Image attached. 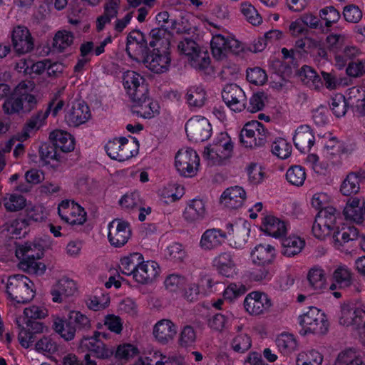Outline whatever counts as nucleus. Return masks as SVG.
I'll return each instance as SVG.
<instances>
[{
    "mask_svg": "<svg viewBox=\"0 0 365 365\" xmlns=\"http://www.w3.org/2000/svg\"><path fill=\"white\" fill-rule=\"evenodd\" d=\"M123 83L133 105V112L145 118L158 113L159 106L148 97V88L145 78L133 71L123 73Z\"/></svg>",
    "mask_w": 365,
    "mask_h": 365,
    "instance_id": "1",
    "label": "nucleus"
},
{
    "mask_svg": "<svg viewBox=\"0 0 365 365\" xmlns=\"http://www.w3.org/2000/svg\"><path fill=\"white\" fill-rule=\"evenodd\" d=\"M1 282L5 284L6 292L9 297L19 304H26L34 297L33 282L23 274L9 276L6 280L3 278Z\"/></svg>",
    "mask_w": 365,
    "mask_h": 365,
    "instance_id": "2",
    "label": "nucleus"
},
{
    "mask_svg": "<svg viewBox=\"0 0 365 365\" xmlns=\"http://www.w3.org/2000/svg\"><path fill=\"white\" fill-rule=\"evenodd\" d=\"M300 324L302 327L299 331L302 335L309 333L324 334L329 326L325 314L314 307H310L309 310L301 317Z\"/></svg>",
    "mask_w": 365,
    "mask_h": 365,
    "instance_id": "3",
    "label": "nucleus"
},
{
    "mask_svg": "<svg viewBox=\"0 0 365 365\" xmlns=\"http://www.w3.org/2000/svg\"><path fill=\"white\" fill-rule=\"evenodd\" d=\"M138 143L134 138L133 144L128 143V140L122 137L110 140L105 146L108 155L118 161H125L138 153Z\"/></svg>",
    "mask_w": 365,
    "mask_h": 365,
    "instance_id": "4",
    "label": "nucleus"
},
{
    "mask_svg": "<svg viewBox=\"0 0 365 365\" xmlns=\"http://www.w3.org/2000/svg\"><path fill=\"white\" fill-rule=\"evenodd\" d=\"M339 324L349 327L352 326L357 330L361 339L365 340V311L349 304H344L341 307Z\"/></svg>",
    "mask_w": 365,
    "mask_h": 365,
    "instance_id": "5",
    "label": "nucleus"
},
{
    "mask_svg": "<svg viewBox=\"0 0 365 365\" xmlns=\"http://www.w3.org/2000/svg\"><path fill=\"white\" fill-rule=\"evenodd\" d=\"M200 158L192 148L182 149L175 155V167L178 173L185 177H193L197 174Z\"/></svg>",
    "mask_w": 365,
    "mask_h": 365,
    "instance_id": "6",
    "label": "nucleus"
},
{
    "mask_svg": "<svg viewBox=\"0 0 365 365\" xmlns=\"http://www.w3.org/2000/svg\"><path fill=\"white\" fill-rule=\"evenodd\" d=\"M100 336L103 338L107 337V334L103 332L95 331L92 336H83L79 342V348L83 351H88L93 354L98 359H108L110 357L113 353V347H108L101 339Z\"/></svg>",
    "mask_w": 365,
    "mask_h": 365,
    "instance_id": "7",
    "label": "nucleus"
},
{
    "mask_svg": "<svg viewBox=\"0 0 365 365\" xmlns=\"http://www.w3.org/2000/svg\"><path fill=\"white\" fill-rule=\"evenodd\" d=\"M15 88L19 100H20L19 103L22 114H29L37 108L40 98L34 93L35 89L34 81H22Z\"/></svg>",
    "mask_w": 365,
    "mask_h": 365,
    "instance_id": "8",
    "label": "nucleus"
},
{
    "mask_svg": "<svg viewBox=\"0 0 365 365\" xmlns=\"http://www.w3.org/2000/svg\"><path fill=\"white\" fill-rule=\"evenodd\" d=\"M149 46L145 35L140 31L133 30L128 34L126 52L131 58L142 61L149 52Z\"/></svg>",
    "mask_w": 365,
    "mask_h": 365,
    "instance_id": "9",
    "label": "nucleus"
},
{
    "mask_svg": "<svg viewBox=\"0 0 365 365\" xmlns=\"http://www.w3.org/2000/svg\"><path fill=\"white\" fill-rule=\"evenodd\" d=\"M185 131L190 140L195 142L207 140L211 135L212 127L204 117L190 118L185 124Z\"/></svg>",
    "mask_w": 365,
    "mask_h": 365,
    "instance_id": "10",
    "label": "nucleus"
},
{
    "mask_svg": "<svg viewBox=\"0 0 365 365\" xmlns=\"http://www.w3.org/2000/svg\"><path fill=\"white\" fill-rule=\"evenodd\" d=\"M222 98L227 106L234 112H241L245 108L247 98L243 90L235 83L227 84Z\"/></svg>",
    "mask_w": 365,
    "mask_h": 365,
    "instance_id": "11",
    "label": "nucleus"
},
{
    "mask_svg": "<svg viewBox=\"0 0 365 365\" xmlns=\"http://www.w3.org/2000/svg\"><path fill=\"white\" fill-rule=\"evenodd\" d=\"M58 212L62 220L71 225H83L86 221L84 209L73 201H62L58 206Z\"/></svg>",
    "mask_w": 365,
    "mask_h": 365,
    "instance_id": "12",
    "label": "nucleus"
},
{
    "mask_svg": "<svg viewBox=\"0 0 365 365\" xmlns=\"http://www.w3.org/2000/svg\"><path fill=\"white\" fill-rule=\"evenodd\" d=\"M21 255L23 260L20 262L19 267L21 269L29 273L34 274H43L46 269V266L36 261L37 259H40L42 252L38 253L34 255L31 253V246H23L16 251V256L20 257L19 255Z\"/></svg>",
    "mask_w": 365,
    "mask_h": 365,
    "instance_id": "13",
    "label": "nucleus"
},
{
    "mask_svg": "<svg viewBox=\"0 0 365 365\" xmlns=\"http://www.w3.org/2000/svg\"><path fill=\"white\" fill-rule=\"evenodd\" d=\"M142 61L152 71L161 73L168 70L170 58L168 52L160 51V48L157 47L156 48H153L151 53L148 52Z\"/></svg>",
    "mask_w": 365,
    "mask_h": 365,
    "instance_id": "14",
    "label": "nucleus"
},
{
    "mask_svg": "<svg viewBox=\"0 0 365 365\" xmlns=\"http://www.w3.org/2000/svg\"><path fill=\"white\" fill-rule=\"evenodd\" d=\"M108 240L116 247L124 245L130 236L128 224L119 220H113L108 225Z\"/></svg>",
    "mask_w": 365,
    "mask_h": 365,
    "instance_id": "15",
    "label": "nucleus"
},
{
    "mask_svg": "<svg viewBox=\"0 0 365 365\" xmlns=\"http://www.w3.org/2000/svg\"><path fill=\"white\" fill-rule=\"evenodd\" d=\"M11 39L14 49L19 54L28 53L34 48L31 34L25 26H18L14 28Z\"/></svg>",
    "mask_w": 365,
    "mask_h": 365,
    "instance_id": "16",
    "label": "nucleus"
},
{
    "mask_svg": "<svg viewBox=\"0 0 365 365\" xmlns=\"http://www.w3.org/2000/svg\"><path fill=\"white\" fill-rule=\"evenodd\" d=\"M91 117L88 106L81 101L72 103L71 108L67 111L65 119L67 123L73 127H77L85 123Z\"/></svg>",
    "mask_w": 365,
    "mask_h": 365,
    "instance_id": "17",
    "label": "nucleus"
},
{
    "mask_svg": "<svg viewBox=\"0 0 365 365\" xmlns=\"http://www.w3.org/2000/svg\"><path fill=\"white\" fill-rule=\"evenodd\" d=\"M246 198V192L242 187L232 186L222 192L220 202L229 209H237L243 205Z\"/></svg>",
    "mask_w": 365,
    "mask_h": 365,
    "instance_id": "18",
    "label": "nucleus"
},
{
    "mask_svg": "<svg viewBox=\"0 0 365 365\" xmlns=\"http://www.w3.org/2000/svg\"><path fill=\"white\" fill-rule=\"evenodd\" d=\"M160 273V267L155 261H146L143 262L135 270L133 279L138 283L146 284L152 283Z\"/></svg>",
    "mask_w": 365,
    "mask_h": 365,
    "instance_id": "19",
    "label": "nucleus"
},
{
    "mask_svg": "<svg viewBox=\"0 0 365 365\" xmlns=\"http://www.w3.org/2000/svg\"><path fill=\"white\" fill-rule=\"evenodd\" d=\"M153 334L158 342L165 344L174 339L177 328L170 319H163L155 324Z\"/></svg>",
    "mask_w": 365,
    "mask_h": 365,
    "instance_id": "20",
    "label": "nucleus"
},
{
    "mask_svg": "<svg viewBox=\"0 0 365 365\" xmlns=\"http://www.w3.org/2000/svg\"><path fill=\"white\" fill-rule=\"evenodd\" d=\"M293 142L296 148L302 153L309 151L315 142L311 128L307 125L299 126L295 131Z\"/></svg>",
    "mask_w": 365,
    "mask_h": 365,
    "instance_id": "21",
    "label": "nucleus"
},
{
    "mask_svg": "<svg viewBox=\"0 0 365 365\" xmlns=\"http://www.w3.org/2000/svg\"><path fill=\"white\" fill-rule=\"evenodd\" d=\"M226 238L227 235L222 230L216 228L208 229L202 234L200 246L204 250H212L221 246Z\"/></svg>",
    "mask_w": 365,
    "mask_h": 365,
    "instance_id": "22",
    "label": "nucleus"
},
{
    "mask_svg": "<svg viewBox=\"0 0 365 365\" xmlns=\"http://www.w3.org/2000/svg\"><path fill=\"white\" fill-rule=\"evenodd\" d=\"M77 290L76 283L68 278H62L54 284L51 289L52 300L60 303L63 298L72 296Z\"/></svg>",
    "mask_w": 365,
    "mask_h": 365,
    "instance_id": "23",
    "label": "nucleus"
},
{
    "mask_svg": "<svg viewBox=\"0 0 365 365\" xmlns=\"http://www.w3.org/2000/svg\"><path fill=\"white\" fill-rule=\"evenodd\" d=\"M365 180V170L350 172L341 182L340 192L343 195L351 196L356 194L360 189V182Z\"/></svg>",
    "mask_w": 365,
    "mask_h": 365,
    "instance_id": "24",
    "label": "nucleus"
},
{
    "mask_svg": "<svg viewBox=\"0 0 365 365\" xmlns=\"http://www.w3.org/2000/svg\"><path fill=\"white\" fill-rule=\"evenodd\" d=\"M26 327L22 328L19 334V340L21 345L28 348L31 344L34 342V334L43 331V325L36 319H26Z\"/></svg>",
    "mask_w": 365,
    "mask_h": 365,
    "instance_id": "25",
    "label": "nucleus"
},
{
    "mask_svg": "<svg viewBox=\"0 0 365 365\" xmlns=\"http://www.w3.org/2000/svg\"><path fill=\"white\" fill-rule=\"evenodd\" d=\"M212 266L219 274L226 277H232L236 274V266L232 255L228 252H222L212 260Z\"/></svg>",
    "mask_w": 365,
    "mask_h": 365,
    "instance_id": "26",
    "label": "nucleus"
},
{
    "mask_svg": "<svg viewBox=\"0 0 365 365\" xmlns=\"http://www.w3.org/2000/svg\"><path fill=\"white\" fill-rule=\"evenodd\" d=\"M333 231L334 245L337 248L342 247L349 241L357 240L360 237L358 229L354 226L344 225L341 227H336Z\"/></svg>",
    "mask_w": 365,
    "mask_h": 365,
    "instance_id": "27",
    "label": "nucleus"
},
{
    "mask_svg": "<svg viewBox=\"0 0 365 365\" xmlns=\"http://www.w3.org/2000/svg\"><path fill=\"white\" fill-rule=\"evenodd\" d=\"M260 230L274 237H281L287 232L284 222L272 215H267L264 217Z\"/></svg>",
    "mask_w": 365,
    "mask_h": 365,
    "instance_id": "28",
    "label": "nucleus"
},
{
    "mask_svg": "<svg viewBox=\"0 0 365 365\" xmlns=\"http://www.w3.org/2000/svg\"><path fill=\"white\" fill-rule=\"evenodd\" d=\"M205 212L204 202L200 199H194L190 202L185 208L183 216L187 222H194L203 219Z\"/></svg>",
    "mask_w": 365,
    "mask_h": 365,
    "instance_id": "29",
    "label": "nucleus"
},
{
    "mask_svg": "<svg viewBox=\"0 0 365 365\" xmlns=\"http://www.w3.org/2000/svg\"><path fill=\"white\" fill-rule=\"evenodd\" d=\"M49 139L62 152L68 153L74 149V139L66 132L62 130L53 131L50 133Z\"/></svg>",
    "mask_w": 365,
    "mask_h": 365,
    "instance_id": "30",
    "label": "nucleus"
},
{
    "mask_svg": "<svg viewBox=\"0 0 365 365\" xmlns=\"http://www.w3.org/2000/svg\"><path fill=\"white\" fill-rule=\"evenodd\" d=\"M53 103L49 104L46 110H38L36 113L31 116L24 127V138L29 137V133L34 130H38L43 124L45 120L48 116Z\"/></svg>",
    "mask_w": 365,
    "mask_h": 365,
    "instance_id": "31",
    "label": "nucleus"
},
{
    "mask_svg": "<svg viewBox=\"0 0 365 365\" xmlns=\"http://www.w3.org/2000/svg\"><path fill=\"white\" fill-rule=\"evenodd\" d=\"M274 257V249L269 245H259L252 250V262L266 265L271 263Z\"/></svg>",
    "mask_w": 365,
    "mask_h": 365,
    "instance_id": "32",
    "label": "nucleus"
},
{
    "mask_svg": "<svg viewBox=\"0 0 365 365\" xmlns=\"http://www.w3.org/2000/svg\"><path fill=\"white\" fill-rule=\"evenodd\" d=\"M143 257L138 252L130 254L120 259V269L123 274L133 275L134 277L135 270L143 262Z\"/></svg>",
    "mask_w": 365,
    "mask_h": 365,
    "instance_id": "33",
    "label": "nucleus"
},
{
    "mask_svg": "<svg viewBox=\"0 0 365 365\" xmlns=\"http://www.w3.org/2000/svg\"><path fill=\"white\" fill-rule=\"evenodd\" d=\"M53 328L64 340L68 341L74 339L76 329L70 321L59 317L53 320Z\"/></svg>",
    "mask_w": 365,
    "mask_h": 365,
    "instance_id": "34",
    "label": "nucleus"
},
{
    "mask_svg": "<svg viewBox=\"0 0 365 365\" xmlns=\"http://www.w3.org/2000/svg\"><path fill=\"white\" fill-rule=\"evenodd\" d=\"M309 287L317 292H321L326 287V278L324 270L321 268H312L307 274Z\"/></svg>",
    "mask_w": 365,
    "mask_h": 365,
    "instance_id": "35",
    "label": "nucleus"
},
{
    "mask_svg": "<svg viewBox=\"0 0 365 365\" xmlns=\"http://www.w3.org/2000/svg\"><path fill=\"white\" fill-rule=\"evenodd\" d=\"M252 315H260L267 312L272 306L267 294L261 292H252Z\"/></svg>",
    "mask_w": 365,
    "mask_h": 365,
    "instance_id": "36",
    "label": "nucleus"
},
{
    "mask_svg": "<svg viewBox=\"0 0 365 365\" xmlns=\"http://www.w3.org/2000/svg\"><path fill=\"white\" fill-rule=\"evenodd\" d=\"M348 102L356 115L365 117V95L361 94L359 89H351Z\"/></svg>",
    "mask_w": 365,
    "mask_h": 365,
    "instance_id": "37",
    "label": "nucleus"
},
{
    "mask_svg": "<svg viewBox=\"0 0 365 365\" xmlns=\"http://www.w3.org/2000/svg\"><path fill=\"white\" fill-rule=\"evenodd\" d=\"M339 215V213L336 212V210L333 207H327L324 210L319 211L316 215L317 222L324 227H329L332 231L336 227V219Z\"/></svg>",
    "mask_w": 365,
    "mask_h": 365,
    "instance_id": "38",
    "label": "nucleus"
},
{
    "mask_svg": "<svg viewBox=\"0 0 365 365\" xmlns=\"http://www.w3.org/2000/svg\"><path fill=\"white\" fill-rule=\"evenodd\" d=\"M304 242L296 236L282 239V253L287 257H292L299 254L303 248Z\"/></svg>",
    "mask_w": 365,
    "mask_h": 365,
    "instance_id": "39",
    "label": "nucleus"
},
{
    "mask_svg": "<svg viewBox=\"0 0 365 365\" xmlns=\"http://www.w3.org/2000/svg\"><path fill=\"white\" fill-rule=\"evenodd\" d=\"M186 100L190 107L200 108L206 100L205 91L200 86H192L187 90Z\"/></svg>",
    "mask_w": 365,
    "mask_h": 365,
    "instance_id": "40",
    "label": "nucleus"
},
{
    "mask_svg": "<svg viewBox=\"0 0 365 365\" xmlns=\"http://www.w3.org/2000/svg\"><path fill=\"white\" fill-rule=\"evenodd\" d=\"M335 365H365L362 357L351 349L340 352Z\"/></svg>",
    "mask_w": 365,
    "mask_h": 365,
    "instance_id": "41",
    "label": "nucleus"
},
{
    "mask_svg": "<svg viewBox=\"0 0 365 365\" xmlns=\"http://www.w3.org/2000/svg\"><path fill=\"white\" fill-rule=\"evenodd\" d=\"M68 320L75 326L76 331H86L91 328L89 318L79 311H71L68 314Z\"/></svg>",
    "mask_w": 365,
    "mask_h": 365,
    "instance_id": "42",
    "label": "nucleus"
},
{
    "mask_svg": "<svg viewBox=\"0 0 365 365\" xmlns=\"http://www.w3.org/2000/svg\"><path fill=\"white\" fill-rule=\"evenodd\" d=\"M299 76L301 81L309 86H314L316 88L322 85L321 78L318 76L316 71L310 66H303L299 71Z\"/></svg>",
    "mask_w": 365,
    "mask_h": 365,
    "instance_id": "43",
    "label": "nucleus"
},
{
    "mask_svg": "<svg viewBox=\"0 0 365 365\" xmlns=\"http://www.w3.org/2000/svg\"><path fill=\"white\" fill-rule=\"evenodd\" d=\"M16 88H14L13 93L5 99L2 105L4 113L9 115L22 114Z\"/></svg>",
    "mask_w": 365,
    "mask_h": 365,
    "instance_id": "44",
    "label": "nucleus"
},
{
    "mask_svg": "<svg viewBox=\"0 0 365 365\" xmlns=\"http://www.w3.org/2000/svg\"><path fill=\"white\" fill-rule=\"evenodd\" d=\"M73 41V36L71 32L59 31L53 38V47L58 51L62 52L72 44Z\"/></svg>",
    "mask_w": 365,
    "mask_h": 365,
    "instance_id": "45",
    "label": "nucleus"
},
{
    "mask_svg": "<svg viewBox=\"0 0 365 365\" xmlns=\"http://www.w3.org/2000/svg\"><path fill=\"white\" fill-rule=\"evenodd\" d=\"M6 210L9 212H17L26 206V199L17 194H10L3 198Z\"/></svg>",
    "mask_w": 365,
    "mask_h": 365,
    "instance_id": "46",
    "label": "nucleus"
},
{
    "mask_svg": "<svg viewBox=\"0 0 365 365\" xmlns=\"http://www.w3.org/2000/svg\"><path fill=\"white\" fill-rule=\"evenodd\" d=\"M323 357L317 351L312 350L309 352H301L297 358V365H320Z\"/></svg>",
    "mask_w": 365,
    "mask_h": 365,
    "instance_id": "47",
    "label": "nucleus"
},
{
    "mask_svg": "<svg viewBox=\"0 0 365 365\" xmlns=\"http://www.w3.org/2000/svg\"><path fill=\"white\" fill-rule=\"evenodd\" d=\"M286 178L292 185L301 186L306 179L304 169L299 165L292 166L287 170Z\"/></svg>",
    "mask_w": 365,
    "mask_h": 365,
    "instance_id": "48",
    "label": "nucleus"
},
{
    "mask_svg": "<svg viewBox=\"0 0 365 365\" xmlns=\"http://www.w3.org/2000/svg\"><path fill=\"white\" fill-rule=\"evenodd\" d=\"M190 63L192 67L197 70L204 71L210 65V58L207 52L199 49L190 58Z\"/></svg>",
    "mask_w": 365,
    "mask_h": 365,
    "instance_id": "49",
    "label": "nucleus"
},
{
    "mask_svg": "<svg viewBox=\"0 0 365 365\" xmlns=\"http://www.w3.org/2000/svg\"><path fill=\"white\" fill-rule=\"evenodd\" d=\"M169 34L167 31V29L164 28L163 25H161L160 28H155L152 29L149 34L150 38L149 41L150 47L155 48V46H161L164 43L168 44V40L166 36Z\"/></svg>",
    "mask_w": 365,
    "mask_h": 365,
    "instance_id": "50",
    "label": "nucleus"
},
{
    "mask_svg": "<svg viewBox=\"0 0 365 365\" xmlns=\"http://www.w3.org/2000/svg\"><path fill=\"white\" fill-rule=\"evenodd\" d=\"M276 343L281 351L289 354L295 350L297 343L294 336L290 334H282L276 339Z\"/></svg>",
    "mask_w": 365,
    "mask_h": 365,
    "instance_id": "51",
    "label": "nucleus"
},
{
    "mask_svg": "<svg viewBox=\"0 0 365 365\" xmlns=\"http://www.w3.org/2000/svg\"><path fill=\"white\" fill-rule=\"evenodd\" d=\"M58 150L51 140V143H42L38 150L41 160L46 164L49 163L51 160H58Z\"/></svg>",
    "mask_w": 365,
    "mask_h": 365,
    "instance_id": "52",
    "label": "nucleus"
},
{
    "mask_svg": "<svg viewBox=\"0 0 365 365\" xmlns=\"http://www.w3.org/2000/svg\"><path fill=\"white\" fill-rule=\"evenodd\" d=\"M330 108L333 111V113L337 117H342L346 112V107L350 106L348 102V98L341 94L335 95L331 100L329 103Z\"/></svg>",
    "mask_w": 365,
    "mask_h": 365,
    "instance_id": "53",
    "label": "nucleus"
},
{
    "mask_svg": "<svg viewBox=\"0 0 365 365\" xmlns=\"http://www.w3.org/2000/svg\"><path fill=\"white\" fill-rule=\"evenodd\" d=\"M227 38L222 35H216L212 37L210 46L213 56L217 59H221L227 51Z\"/></svg>",
    "mask_w": 365,
    "mask_h": 365,
    "instance_id": "54",
    "label": "nucleus"
},
{
    "mask_svg": "<svg viewBox=\"0 0 365 365\" xmlns=\"http://www.w3.org/2000/svg\"><path fill=\"white\" fill-rule=\"evenodd\" d=\"M333 279L339 288L348 287L352 282L351 272L344 267H339L334 272Z\"/></svg>",
    "mask_w": 365,
    "mask_h": 365,
    "instance_id": "55",
    "label": "nucleus"
},
{
    "mask_svg": "<svg viewBox=\"0 0 365 365\" xmlns=\"http://www.w3.org/2000/svg\"><path fill=\"white\" fill-rule=\"evenodd\" d=\"M252 138L255 140V146L262 148L267 143V135L264 127L258 120H252Z\"/></svg>",
    "mask_w": 365,
    "mask_h": 365,
    "instance_id": "56",
    "label": "nucleus"
},
{
    "mask_svg": "<svg viewBox=\"0 0 365 365\" xmlns=\"http://www.w3.org/2000/svg\"><path fill=\"white\" fill-rule=\"evenodd\" d=\"M292 145L283 138L274 141L272 146V152L281 159H287L292 153Z\"/></svg>",
    "mask_w": 365,
    "mask_h": 365,
    "instance_id": "57",
    "label": "nucleus"
},
{
    "mask_svg": "<svg viewBox=\"0 0 365 365\" xmlns=\"http://www.w3.org/2000/svg\"><path fill=\"white\" fill-rule=\"evenodd\" d=\"M220 150H215L214 147H207L203 152V158L207 160L210 165H221L226 163V156L219 153Z\"/></svg>",
    "mask_w": 365,
    "mask_h": 365,
    "instance_id": "58",
    "label": "nucleus"
},
{
    "mask_svg": "<svg viewBox=\"0 0 365 365\" xmlns=\"http://www.w3.org/2000/svg\"><path fill=\"white\" fill-rule=\"evenodd\" d=\"M345 37L341 34H330L326 38L327 49L334 54L341 51L344 46Z\"/></svg>",
    "mask_w": 365,
    "mask_h": 365,
    "instance_id": "59",
    "label": "nucleus"
},
{
    "mask_svg": "<svg viewBox=\"0 0 365 365\" xmlns=\"http://www.w3.org/2000/svg\"><path fill=\"white\" fill-rule=\"evenodd\" d=\"M139 351L136 346L130 344H123L118 346L115 351V356L120 359L128 360L138 354Z\"/></svg>",
    "mask_w": 365,
    "mask_h": 365,
    "instance_id": "60",
    "label": "nucleus"
},
{
    "mask_svg": "<svg viewBox=\"0 0 365 365\" xmlns=\"http://www.w3.org/2000/svg\"><path fill=\"white\" fill-rule=\"evenodd\" d=\"M185 284V278L179 274H170L165 280V286L170 292H175L178 289H182Z\"/></svg>",
    "mask_w": 365,
    "mask_h": 365,
    "instance_id": "61",
    "label": "nucleus"
},
{
    "mask_svg": "<svg viewBox=\"0 0 365 365\" xmlns=\"http://www.w3.org/2000/svg\"><path fill=\"white\" fill-rule=\"evenodd\" d=\"M178 47L180 52L188 56L189 58L200 49L196 42L190 38H185L180 41Z\"/></svg>",
    "mask_w": 365,
    "mask_h": 365,
    "instance_id": "62",
    "label": "nucleus"
},
{
    "mask_svg": "<svg viewBox=\"0 0 365 365\" xmlns=\"http://www.w3.org/2000/svg\"><path fill=\"white\" fill-rule=\"evenodd\" d=\"M38 351L53 354L58 349L56 343L49 336H43L36 343Z\"/></svg>",
    "mask_w": 365,
    "mask_h": 365,
    "instance_id": "63",
    "label": "nucleus"
},
{
    "mask_svg": "<svg viewBox=\"0 0 365 365\" xmlns=\"http://www.w3.org/2000/svg\"><path fill=\"white\" fill-rule=\"evenodd\" d=\"M320 16L326 21V26L329 27L340 19V13L332 6L320 10Z\"/></svg>",
    "mask_w": 365,
    "mask_h": 365,
    "instance_id": "64",
    "label": "nucleus"
}]
</instances>
